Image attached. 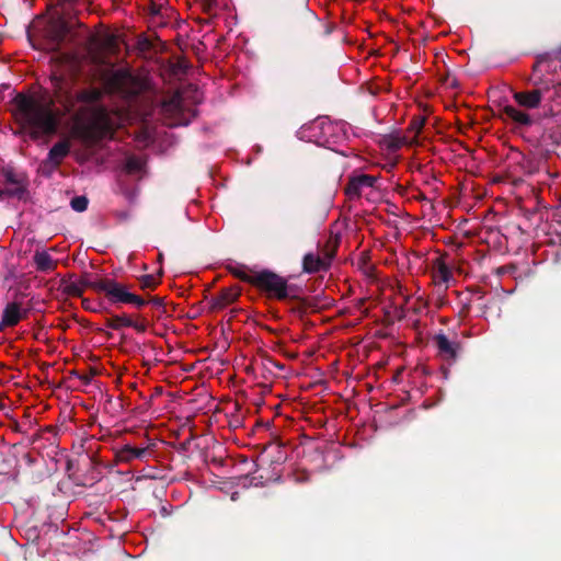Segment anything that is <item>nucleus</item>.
I'll list each match as a JSON object with an SVG mask.
<instances>
[{
  "instance_id": "f257e3e1",
  "label": "nucleus",
  "mask_w": 561,
  "mask_h": 561,
  "mask_svg": "<svg viewBox=\"0 0 561 561\" xmlns=\"http://www.w3.org/2000/svg\"><path fill=\"white\" fill-rule=\"evenodd\" d=\"M13 103L20 112L24 124L30 128L28 136L38 140L43 136L55 135L58 130L59 117L49 104H43L34 98L18 93Z\"/></svg>"
},
{
  "instance_id": "f03ea898",
  "label": "nucleus",
  "mask_w": 561,
  "mask_h": 561,
  "mask_svg": "<svg viewBox=\"0 0 561 561\" xmlns=\"http://www.w3.org/2000/svg\"><path fill=\"white\" fill-rule=\"evenodd\" d=\"M103 94L104 91L98 88L81 90L77 94L79 102L90 105V118L82 127V135L87 140L93 142L113 135V119L107 108L98 104Z\"/></svg>"
},
{
  "instance_id": "7ed1b4c3",
  "label": "nucleus",
  "mask_w": 561,
  "mask_h": 561,
  "mask_svg": "<svg viewBox=\"0 0 561 561\" xmlns=\"http://www.w3.org/2000/svg\"><path fill=\"white\" fill-rule=\"evenodd\" d=\"M513 99L522 108H517L513 105H505L502 108V115L511 119L518 127L527 128L533 126L535 124V119L529 113H527V111L542 108L539 78L533 79L531 87L529 89L513 92Z\"/></svg>"
},
{
  "instance_id": "20e7f679",
  "label": "nucleus",
  "mask_w": 561,
  "mask_h": 561,
  "mask_svg": "<svg viewBox=\"0 0 561 561\" xmlns=\"http://www.w3.org/2000/svg\"><path fill=\"white\" fill-rule=\"evenodd\" d=\"M254 287L265 291L268 298L301 301L300 297L294 294V285H289L285 277L268 270L254 274Z\"/></svg>"
},
{
  "instance_id": "39448f33",
  "label": "nucleus",
  "mask_w": 561,
  "mask_h": 561,
  "mask_svg": "<svg viewBox=\"0 0 561 561\" xmlns=\"http://www.w3.org/2000/svg\"><path fill=\"white\" fill-rule=\"evenodd\" d=\"M542 101V111L545 117H553L561 114V82L539 77Z\"/></svg>"
},
{
  "instance_id": "423d86ee",
  "label": "nucleus",
  "mask_w": 561,
  "mask_h": 561,
  "mask_svg": "<svg viewBox=\"0 0 561 561\" xmlns=\"http://www.w3.org/2000/svg\"><path fill=\"white\" fill-rule=\"evenodd\" d=\"M102 81L107 93L125 94L129 90L133 76L124 69L111 70L103 73Z\"/></svg>"
},
{
  "instance_id": "0eeeda50",
  "label": "nucleus",
  "mask_w": 561,
  "mask_h": 561,
  "mask_svg": "<svg viewBox=\"0 0 561 561\" xmlns=\"http://www.w3.org/2000/svg\"><path fill=\"white\" fill-rule=\"evenodd\" d=\"M433 342L437 348V356L448 365L457 362L462 350L461 343L455 339L449 340L444 333H438L433 337Z\"/></svg>"
},
{
  "instance_id": "6e6552de",
  "label": "nucleus",
  "mask_w": 561,
  "mask_h": 561,
  "mask_svg": "<svg viewBox=\"0 0 561 561\" xmlns=\"http://www.w3.org/2000/svg\"><path fill=\"white\" fill-rule=\"evenodd\" d=\"M149 456H151L150 444L135 446L126 443L115 450V461L117 463H131L135 460H144Z\"/></svg>"
},
{
  "instance_id": "1a4fd4ad",
  "label": "nucleus",
  "mask_w": 561,
  "mask_h": 561,
  "mask_svg": "<svg viewBox=\"0 0 561 561\" xmlns=\"http://www.w3.org/2000/svg\"><path fill=\"white\" fill-rule=\"evenodd\" d=\"M102 293L112 304H128L130 301L131 293L128 287L113 278H106L105 284L99 286Z\"/></svg>"
},
{
  "instance_id": "9d476101",
  "label": "nucleus",
  "mask_w": 561,
  "mask_h": 561,
  "mask_svg": "<svg viewBox=\"0 0 561 561\" xmlns=\"http://www.w3.org/2000/svg\"><path fill=\"white\" fill-rule=\"evenodd\" d=\"M376 183V178L368 174H360L351 178L345 186V194L350 198L359 197L363 187H373Z\"/></svg>"
},
{
  "instance_id": "9b49d317",
  "label": "nucleus",
  "mask_w": 561,
  "mask_h": 561,
  "mask_svg": "<svg viewBox=\"0 0 561 561\" xmlns=\"http://www.w3.org/2000/svg\"><path fill=\"white\" fill-rule=\"evenodd\" d=\"M240 295V291L236 287L222 288L217 295L210 299V309L213 311L222 310L232 302H234Z\"/></svg>"
},
{
  "instance_id": "f8f14e48",
  "label": "nucleus",
  "mask_w": 561,
  "mask_h": 561,
  "mask_svg": "<svg viewBox=\"0 0 561 561\" xmlns=\"http://www.w3.org/2000/svg\"><path fill=\"white\" fill-rule=\"evenodd\" d=\"M27 316L28 310H23L21 302H9L2 312L3 324H7L9 328L15 327L22 319L27 318Z\"/></svg>"
},
{
  "instance_id": "ddd939ff",
  "label": "nucleus",
  "mask_w": 561,
  "mask_h": 561,
  "mask_svg": "<svg viewBox=\"0 0 561 561\" xmlns=\"http://www.w3.org/2000/svg\"><path fill=\"white\" fill-rule=\"evenodd\" d=\"M329 270V261L312 252L306 253L302 257V271L307 274H316L327 272Z\"/></svg>"
},
{
  "instance_id": "4468645a",
  "label": "nucleus",
  "mask_w": 561,
  "mask_h": 561,
  "mask_svg": "<svg viewBox=\"0 0 561 561\" xmlns=\"http://www.w3.org/2000/svg\"><path fill=\"white\" fill-rule=\"evenodd\" d=\"M69 152H70L69 140H60V141L56 142L49 149V152H48L46 159L57 165H60L62 160L69 154Z\"/></svg>"
},
{
  "instance_id": "2eb2a0df",
  "label": "nucleus",
  "mask_w": 561,
  "mask_h": 561,
  "mask_svg": "<svg viewBox=\"0 0 561 561\" xmlns=\"http://www.w3.org/2000/svg\"><path fill=\"white\" fill-rule=\"evenodd\" d=\"M70 32V27L67 22L59 19L56 21L51 28V42L55 46H60L61 43L65 41L66 36Z\"/></svg>"
},
{
  "instance_id": "dca6fc26",
  "label": "nucleus",
  "mask_w": 561,
  "mask_h": 561,
  "mask_svg": "<svg viewBox=\"0 0 561 561\" xmlns=\"http://www.w3.org/2000/svg\"><path fill=\"white\" fill-rule=\"evenodd\" d=\"M34 263L39 272H50L56 267V262L45 251L35 253Z\"/></svg>"
},
{
  "instance_id": "f3484780",
  "label": "nucleus",
  "mask_w": 561,
  "mask_h": 561,
  "mask_svg": "<svg viewBox=\"0 0 561 561\" xmlns=\"http://www.w3.org/2000/svg\"><path fill=\"white\" fill-rule=\"evenodd\" d=\"M92 276L93 275L91 273L84 272L77 282L80 284L83 291L84 288H91L96 293H102V289H100L99 286L105 284L106 278L93 279Z\"/></svg>"
},
{
  "instance_id": "a211bd4d",
  "label": "nucleus",
  "mask_w": 561,
  "mask_h": 561,
  "mask_svg": "<svg viewBox=\"0 0 561 561\" xmlns=\"http://www.w3.org/2000/svg\"><path fill=\"white\" fill-rule=\"evenodd\" d=\"M382 144L386 146L389 150L396 151L400 149L404 144H407V138L402 137L400 135H385L382 137Z\"/></svg>"
},
{
  "instance_id": "6ab92c4d",
  "label": "nucleus",
  "mask_w": 561,
  "mask_h": 561,
  "mask_svg": "<svg viewBox=\"0 0 561 561\" xmlns=\"http://www.w3.org/2000/svg\"><path fill=\"white\" fill-rule=\"evenodd\" d=\"M162 110L165 113L179 114L182 112V99L179 94L162 103Z\"/></svg>"
},
{
  "instance_id": "aec40b11",
  "label": "nucleus",
  "mask_w": 561,
  "mask_h": 561,
  "mask_svg": "<svg viewBox=\"0 0 561 561\" xmlns=\"http://www.w3.org/2000/svg\"><path fill=\"white\" fill-rule=\"evenodd\" d=\"M61 286H62V291L68 296L81 297L83 294V290L77 280L62 279Z\"/></svg>"
},
{
  "instance_id": "412c9836",
  "label": "nucleus",
  "mask_w": 561,
  "mask_h": 561,
  "mask_svg": "<svg viewBox=\"0 0 561 561\" xmlns=\"http://www.w3.org/2000/svg\"><path fill=\"white\" fill-rule=\"evenodd\" d=\"M131 324V319L126 314L113 316L106 320V325L113 330H121L122 328H128Z\"/></svg>"
},
{
  "instance_id": "4be33fe9",
  "label": "nucleus",
  "mask_w": 561,
  "mask_h": 561,
  "mask_svg": "<svg viewBox=\"0 0 561 561\" xmlns=\"http://www.w3.org/2000/svg\"><path fill=\"white\" fill-rule=\"evenodd\" d=\"M228 271L240 280L254 286V275H249L245 271V266H228Z\"/></svg>"
},
{
  "instance_id": "5701e85b",
  "label": "nucleus",
  "mask_w": 561,
  "mask_h": 561,
  "mask_svg": "<svg viewBox=\"0 0 561 561\" xmlns=\"http://www.w3.org/2000/svg\"><path fill=\"white\" fill-rule=\"evenodd\" d=\"M162 275V271H160L159 273V276H154V275H150V274H147V275H142L139 277V286L142 290H146V289H154L159 283H160V279L159 277Z\"/></svg>"
},
{
  "instance_id": "b1692460",
  "label": "nucleus",
  "mask_w": 561,
  "mask_h": 561,
  "mask_svg": "<svg viewBox=\"0 0 561 561\" xmlns=\"http://www.w3.org/2000/svg\"><path fill=\"white\" fill-rule=\"evenodd\" d=\"M142 168H144V162L141 161V159L134 157V156L127 158L126 163H125V170L127 173H130V174L138 173L142 170Z\"/></svg>"
},
{
  "instance_id": "393cba45",
  "label": "nucleus",
  "mask_w": 561,
  "mask_h": 561,
  "mask_svg": "<svg viewBox=\"0 0 561 561\" xmlns=\"http://www.w3.org/2000/svg\"><path fill=\"white\" fill-rule=\"evenodd\" d=\"M339 242L337 240L329 241L325 249L323 250V255L321 256L324 260L329 261V267L331 266V262L335 256L337 250Z\"/></svg>"
},
{
  "instance_id": "a878e982",
  "label": "nucleus",
  "mask_w": 561,
  "mask_h": 561,
  "mask_svg": "<svg viewBox=\"0 0 561 561\" xmlns=\"http://www.w3.org/2000/svg\"><path fill=\"white\" fill-rule=\"evenodd\" d=\"M89 201L85 196H76L71 199L70 206L73 210L81 213L88 208Z\"/></svg>"
},
{
  "instance_id": "bb28decb",
  "label": "nucleus",
  "mask_w": 561,
  "mask_h": 561,
  "mask_svg": "<svg viewBox=\"0 0 561 561\" xmlns=\"http://www.w3.org/2000/svg\"><path fill=\"white\" fill-rule=\"evenodd\" d=\"M58 167L59 165H57V164L53 163L51 161L45 159L44 161H42V163L39 165V170H41L43 175L49 178L57 170Z\"/></svg>"
},
{
  "instance_id": "cd10ccee",
  "label": "nucleus",
  "mask_w": 561,
  "mask_h": 561,
  "mask_svg": "<svg viewBox=\"0 0 561 561\" xmlns=\"http://www.w3.org/2000/svg\"><path fill=\"white\" fill-rule=\"evenodd\" d=\"M424 124H425V117L424 116H415L410 122L409 129L414 131L415 135H417L422 130Z\"/></svg>"
},
{
  "instance_id": "c85d7f7f",
  "label": "nucleus",
  "mask_w": 561,
  "mask_h": 561,
  "mask_svg": "<svg viewBox=\"0 0 561 561\" xmlns=\"http://www.w3.org/2000/svg\"><path fill=\"white\" fill-rule=\"evenodd\" d=\"M137 48L140 51H149L153 48V44L148 37L141 35L137 39Z\"/></svg>"
},
{
  "instance_id": "c756f323",
  "label": "nucleus",
  "mask_w": 561,
  "mask_h": 561,
  "mask_svg": "<svg viewBox=\"0 0 561 561\" xmlns=\"http://www.w3.org/2000/svg\"><path fill=\"white\" fill-rule=\"evenodd\" d=\"M437 275L443 282L447 283L451 277V272L446 264L440 263L437 267Z\"/></svg>"
},
{
  "instance_id": "7c9ffc66",
  "label": "nucleus",
  "mask_w": 561,
  "mask_h": 561,
  "mask_svg": "<svg viewBox=\"0 0 561 561\" xmlns=\"http://www.w3.org/2000/svg\"><path fill=\"white\" fill-rule=\"evenodd\" d=\"M549 59L548 54L538 55L536 58V61L533 66V77L531 80L535 78H539L540 76H536L537 72L540 70V65Z\"/></svg>"
},
{
  "instance_id": "2f4dec72",
  "label": "nucleus",
  "mask_w": 561,
  "mask_h": 561,
  "mask_svg": "<svg viewBox=\"0 0 561 561\" xmlns=\"http://www.w3.org/2000/svg\"><path fill=\"white\" fill-rule=\"evenodd\" d=\"M4 179L8 184H12L15 187H24L21 184V181L19 180L18 175L13 171H7L4 173Z\"/></svg>"
},
{
  "instance_id": "473e14b6",
  "label": "nucleus",
  "mask_w": 561,
  "mask_h": 561,
  "mask_svg": "<svg viewBox=\"0 0 561 561\" xmlns=\"http://www.w3.org/2000/svg\"><path fill=\"white\" fill-rule=\"evenodd\" d=\"M24 192H25L24 187H14V188H7V190L0 188V197L3 195H8V196H18L21 198L22 195L24 194Z\"/></svg>"
},
{
  "instance_id": "72a5a7b5",
  "label": "nucleus",
  "mask_w": 561,
  "mask_h": 561,
  "mask_svg": "<svg viewBox=\"0 0 561 561\" xmlns=\"http://www.w3.org/2000/svg\"><path fill=\"white\" fill-rule=\"evenodd\" d=\"M72 374L76 375L79 379H81L84 385H89L93 376L96 375V370L94 368H90V371L87 375H80L77 371H72Z\"/></svg>"
},
{
  "instance_id": "f704fd0d",
  "label": "nucleus",
  "mask_w": 561,
  "mask_h": 561,
  "mask_svg": "<svg viewBox=\"0 0 561 561\" xmlns=\"http://www.w3.org/2000/svg\"><path fill=\"white\" fill-rule=\"evenodd\" d=\"M128 304H131L136 306L137 308H142L148 304V300L142 298L141 296L135 295L131 293L130 301Z\"/></svg>"
},
{
  "instance_id": "c9c22d12",
  "label": "nucleus",
  "mask_w": 561,
  "mask_h": 561,
  "mask_svg": "<svg viewBox=\"0 0 561 561\" xmlns=\"http://www.w3.org/2000/svg\"><path fill=\"white\" fill-rule=\"evenodd\" d=\"M147 305H150L152 306L154 309H158V310H163L164 308V299L161 298V297H151L150 299H148V304Z\"/></svg>"
},
{
  "instance_id": "e433bc0d",
  "label": "nucleus",
  "mask_w": 561,
  "mask_h": 561,
  "mask_svg": "<svg viewBox=\"0 0 561 561\" xmlns=\"http://www.w3.org/2000/svg\"><path fill=\"white\" fill-rule=\"evenodd\" d=\"M128 328H134L137 332L144 333L147 330V324L145 322H137L131 320V324Z\"/></svg>"
},
{
  "instance_id": "4c0bfd02",
  "label": "nucleus",
  "mask_w": 561,
  "mask_h": 561,
  "mask_svg": "<svg viewBox=\"0 0 561 561\" xmlns=\"http://www.w3.org/2000/svg\"><path fill=\"white\" fill-rule=\"evenodd\" d=\"M148 10L151 15H159L161 13L162 5L151 1Z\"/></svg>"
},
{
  "instance_id": "58836bf2",
  "label": "nucleus",
  "mask_w": 561,
  "mask_h": 561,
  "mask_svg": "<svg viewBox=\"0 0 561 561\" xmlns=\"http://www.w3.org/2000/svg\"><path fill=\"white\" fill-rule=\"evenodd\" d=\"M445 82H446L449 87H451V88H455V87L457 85V83H456V80H455V79H453V80H450V81H449V76H447V77H446Z\"/></svg>"
},
{
  "instance_id": "ea45409f",
  "label": "nucleus",
  "mask_w": 561,
  "mask_h": 561,
  "mask_svg": "<svg viewBox=\"0 0 561 561\" xmlns=\"http://www.w3.org/2000/svg\"><path fill=\"white\" fill-rule=\"evenodd\" d=\"M417 201H428L424 193L419 192L417 195L414 197Z\"/></svg>"
},
{
  "instance_id": "a19ab883",
  "label": "nucleus",
  "mask_w": 561,
  "mask_h": 561,
  "mask_svg": "<svg viewBox=\"0 0 561 561\" xmlns=\"http://www.w3.org/2000/svg\"><path fill=\"white\" fill-rule=\"evenodd\" d=\"M556 58L561 60V46L558 48V50L556 51Z\"/></svg>"
},
{
  "instance_id": "79ce46f5",
  "label": "nucleus",
  "mask_w": 561,
  "mask_h": 561,
  "mask_svg": "<svg viewBox=\"0 0 561 561\" xmlns=\"http://www.w3.org/2000/svg\"><path fill=\"white\" fill-rule=\"evenodd\" d=\"M4 328H9L7 324H3V320L0 321V332L4 330Z\"/></svg>"
},
{
  "instance_id": "37998d69",
  "label": "nucleus",
  "mask_w": 561,
  "mask_h": 561,
  "mask_svg": "<svg viewBox=\"0 0 561 561\" xmlns=\"http://www.w3.org/2000/svg\"><path fill=\"white\" fill-rule=\"evenodd\" d=\"M82 305L85 309H89V300L88 299H83L82 300Z\"/></svg>"
},
{
  "instance_id": "c03bdc74",
  "label": "nucleus",
  "mask_w": 561,
  "mask_h": 561,
  "mask_svg": "<svg viewBox=\"0 0 561 561\" xmlns=\"http://www.w3.org/2000/svg\"><path fill=\"white\" fill-rule=\"evenodd\" d=\"M70 469H72V466H71V461L69 460V461L67 462V470H70Z\"/></svg>"
},
{
  "instance_id": "a18cd8bd",
  "label": "nucleus",
  "mask_w": 561,
  "mask_h": 561,
  "mask_svg": "<svg viewBox=\"0 0 561 561\" xmlns=\"http://www.w3.org/2000/svg\"><path fill=\"white\" fill-rule=\"evenodd\" d=\"M158 260L161 262L163 260V254L162 253H159L158 255Z\"/></svg>"
},
{
  "instance_id": "49530a36",
  "label": "nucleus",
  "mask_w": 561,
  "mask_h": 561,
  "mask_svg": "<svg viewBox=\"0 0 561 561\" xmlns=\"http://www.w3.org/2000/svg\"><path fill=\"white\" fill-rule=\"evenodd\" d=\"M291 310H293L294 312H300V311H301V309H300V308H291Z\"/></svg>"
},
{
  "instance_id": "de8ad7c7",
  "label": "nucleus",
  "mask_w": 561,
  "mask_h": 561,
  "mask_svg": "<svg viewBox=\"0 0 561 561\" xmlns=\"http://www.w3.org/2000/svg\"><path fill=\"white\" fill-rule=\"evenodd\" d=\"M105 334H106L107 339H111L113 336L111 332H105Z\"/></svg>"
}]
</instances>
